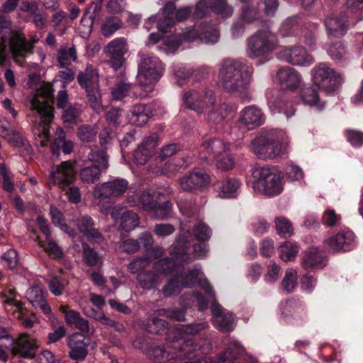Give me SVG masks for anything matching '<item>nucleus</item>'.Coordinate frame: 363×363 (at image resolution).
I'll use <instances>...</instances> for the list:
<instances>
[{
  "instance_id": "1",
  "label": "nucleus",
  "mask_w": 363,
  "mask_h": 363,
  "mask_svg": "<svg viewBox=\"0 0 363 363\" xmlns=\"http://www.w3.org/2000/svg\"><path fill=\"white\" fill-rule=\"evenodd\" d=\"M218 85L226 93L250 99L252 71L240 60L224 59L218 70Z\"/></svg>"
},
{
  "instance_id": "2",
  "label": "nucleus",
  "mask_w": 363,
  "mask_h": 363,
  "mask_svg": "<svg viewBox=\"0 0 363 363\" xmlns=\"http://www.w3.org/2000/svg\"><path fill=\"white\" fill-rule=\"evenodd\" d=\"M210 350L208 342L186 340L168 344L166 347L155 346L148 350V357L156 362L173 360L172 363H201V354Z\"/></svg>"
},
{
  "instance_id": "3",
  "label": "nucleus",
  "mask_w": 363,
  "mask_h": 363,
  "mask_svg": "<svg viewBox=\"0 0 363 363\" xmlns=\"http://www.w3.org/2000/svg\"><path fill=\"white\" fill-rule=\"evenodd\" d=\"M0 12V33H2L0 42V66L8 60L7 44L13 61L24 66V60L33 52V45L26 40L21 30L12 29V21L9 16Z\"/></svg>"
},
{
  "instance_id": "4",
  "label": "nucleus",
  "mask_w": 363,
  "mask_h": 363,
  "mask_svg": "<svg viewBox=\"0 0 363 363\" xmlns=\"http://www.w3.org/2000/svg\"><path fill=\"white\" fill-rule=\"evenodd\" d=\"M252 148L260 159H274L286 152L287 143L282 132L269 131L257 136L252 141Z\"/></svg>"
},
{
  "instance_id": "5",
  "label": "nucleus",
  "mask_w": 363,
  "mask_h": 363,
  "mask_svg": "<svg viewBox=\"0 0 363 363\" xmlns=\"http://www.w3.org/2000/svg\"><path fill=\"white\" fill-rule=\"evenodd\" d=\"M252 177L255 179L254 189L266 196H276L283 190V174L274 167L255 164Z\"/></svg>"
},
{
  "instance_id": "6",
  "label": "nucleus",
  "mask_w": 363,
  "mask_h": 363,
  "mask_svg": "<svg viewBox=\"0 0 363 363\" xmlns=\"http://www.w3.org/2000/svg\"><path fill=\"white\" fill-rule=\"evenodd\" d=\"M53 91L51 84H46L38 90L37 94L31 100V109L37 111L44 123L39 137L46 140H49L50 137L48 125L52 121L54 116L52 106L54 104Z\"/></svg>"
},
{
  "instance_id": "7",
  "label": "nucleus",
  "mask_w": 363,
  "mask_h": 363,
  "mask_svg": "<svg viewBox=\"0 0 363 363\" xmlns=\"http://www.w3.org/2000/svg\"><path fill=\"white\" fill-rule=\"evenodd\" d=\"M77 79L79 85L85 91L89 106L96 112H101L103 106L99 70L92 65L88 64L84 70L79 72Z\"/></svg>"
},
{
  "instance_id": "8",
  "label": "nucleus",
  "mask_w": 363,
  "mask_h": 363,
  "mask_svg": "<svg viewBox=\"0 0 363 363\" xmlns=\"http://www.w3.org/2000/svg\"><path fill=\"white\" fill-rule=\"evenodd\" d=\"M164 194L154 190L143 191L139 196V202L143 208L156 219L164 220L171 216L172 203L169 201H162Z\"/></svg>"
},
{
  "instance_id": "9",
  "label": "nucleus",
  "mask_w": 363,
  "mask_h": 363,
  "mask_svg": "<svg viewBox=\"0 0 363 363\" xmlns=\"http://www.w3.org/2000/svg\"><path fill=\"white\" fill-rule=\"evenodd\" d=\"M278 40L269 30H261L250 36L247 41V52L250 57H258L274 51Z\"/></svg>"
},
{
  "instance_id": "10",
  "label": "nucleus",
  "mask_w": 363,
  "mask_h": 363,
  "mask_svg": "<svg viewBox=\"0 0 363 363\" xmlns=\"http://www.w3.org/2000/svg\"><path fill=\"white\" fill-rule=\"evenodd\" d=\"M162 72V62L157 57H143L138 66L137 75L138 84L141 86L151 85L158 80Z\"/></svg>"
},
{
  "instance_id": "11",
  "label": "nucleus",
  "mask_w": 363,
  "mask_h": 363,
  "mask_svg": "<svg viewBox=\"0 0 363 363\" xmlns=\"http://www.w3.org/2000/svg\"><path fill=\"white\" fill-rule=\"evenodd\" d=\"M211 182V177L204 171L194 169L178 180L180 189L189 193L201 192Z\"/></svg>"
},
{
  "instance_id": "12",
  "label": "nucleus",
  "mask_w": 363,
  "mask_h": 363,
  "mask_svg": "<svg viewBox=\"0 0 363 363\" xmlns=\"http://www.w3.org/2000/svg\"><path fill=\"white\" fill-rule=\"evenodd\" d=\"M128 187L129 184L126 179L117 178L96 184L93 194L97 199L118 198L127 191Z\"/></svg>"
},
{
  "instance_id": "13",
  "label": "nucleus",
  "mask_w": 363,
  "mask_h": 363,
  "mask_svg": "<svg viewBox=\"0 0 363 363\" xmlns=\"http://www.w3.org/2000/svg\"><path fill=\"white\" fill-rule=\"evenodd\" d=\"M313 80L315 85L328 91H334L341 82L340 74L325 64L313 69Z\"/></svg>"
},
{
  "instance_id": "14",
  "label": "nucleus",
  "mask_w": 363,
  "mask_h": 363,
  "mask_svg": "<svg viewBox=\"0 0 363 363\" xmlns=\"http://www.w3.org/2000/svg\"><path fill=\"white\" fill-rule=\"evenodd\" d=\"M38 345L36 340L28 333H21L16 339H12L11 354L25 359H33L35 357Z\"/></svg>"
},
{
  "instance_id": "15",
  "label": "nucleus",
  "mask_w": 363,
  "mask_h": 363,
  "mask_svg": "<svg viewBox=\"0 0 363 363\" xmlns=\"http://www.w3.org/2000/svg\"><path fill=\"white\" fill-rule=\"evenodd\" d=\"M76 164L75 160L62 162L60 165L52 167L50 176L55 184L59 188H64L72 184L76 179Z\"/></svg>"
},
{
  "instance_id": "16",
  "label": "nucleus",
  "mask_w": 363,
  "mask_h": 363,
  "mask_svg": "<svg viewBox=\"0 0 363 363\" xmlns=\"http://www.w3.org/2000/svg\"><path fill=\"white\" fill-rule=\"evenodd\" d=\"M128 50V41L123 37L112 40L104 48V52L110 57L109 63L116 70L122 67L125 61L124 55Z\"/></svg>"
},
{
  "instance_id": "17",
  "label": "nucleus",
  "mask_w": 363,
  "mask_h": 363,
  "mask_svg": "<svg viewBox=\"0 0 363 363\" xmlns=\"http://www.w3.org/2000/svg\"><path fill=\"white\" fill-rule=\"evenodd\" d=\"M76 226L79 232L85 236L91 242L101 244L104 240V237L96 227L93 218L88 215L80 216L76 220Z\"/></svg>"
},
{
  "instance_id": "18",
  "label": "nucleus",
  "mask_w": 363,
  "mask_h": 363,
  "mask_svg": "<svg viewBox=\"0 0 363 363\" xmlns=\"http://www.w3.org/2000/svg\"><path fill=\"white\" fill-rule=\"evenodd\" d=\"M69 356L77 361L84 360L88 354L89 342L82 333H74L67 338Z\"/></svg>"
},
{
  "instance_id": "19",
  "label": "nucleus",
  "mask_w": 363,
  "mask_h": 363,
  "mask_svg": "<svg viewBox=\"0 0 363 363\" xmlns=\"http://www.w3.org/2000/svg\"><path fill=\"white\" fill-rule=\"evenodd\" d=\"M354 242V234L350 231H340L324 241L325 248L332 252L349 251Z\"/></svg>"
},
{
  "instance_id": "20",
  "label": "nucleus",
  "mask_w": 363,
  "mask_h": 363,
  "mask_svg": "<svg viewBox=\"0 0 363 363\" xmlns=\"http://www.w3.org/2000/svg\"><path fill=\"white\" fill-rule=\"evenodd\" d=\"M229 147V144L220 138H210L201 143L199 155L202 160H207L210 157L213 158L220 157Z\"/></svg>"
},
{
  "instance_id": "21",
  "label": "nucleus",
  "mask_w": 363,
  "mask_h": 363,
  "mask_svg": "<svg viewBox=\"0 0 363 363\" xmlns=\"http://www.w3.org/2000/svg\"><path fill=\"white\" fill-rule=\"evenodd\" d=\"M279 56L294 65H308L313 61L312 57L301 46L285 48L279 52Z\"/></svg>"
},
{
  "instance_id": "22",
  "label": "nucleus",
  "mask_w": 363,
  "mask_h": 363,
  "mask_svg": "<svg viewBox=\"0 0 363 363\" xmlns=\"http://www.w3.org/2000/svg\"><path fill=\"white\" fill-rule=\"evenodd\" d=\"M280 86L283 89L294 91L297 89L301 83V76L294 68L284 67L277 72Z\"/></svg>"
},
{
  "instance_id": "23",
  "label": "nucleus",
  "mask_w": 363,
  "mask_h": 363,
  "mask_svg": "<svg viewBox=\"0 0 363 363\" xmlns=\"http://www.w3.org/2000/svg\"><path fill=\"white\" fill-rule=\"evenodd\" d=\"M324 23L329 37H342L347 30L346 16L342 13L330 14L325 19Z\"/></svg>"
},
{
  "instance_id": "24",
  "label": "nucleus",
  "mask_w": 363,
  "mask_h": 363,
  "mask_svg": "<svg viewBox=\"0 0 363 363\" xmlns=\"http://www.w3.org/2000/svg\"><path fill=\"white\" fill-rule=\"evenodd\" d=\"M327 259L324 252L315 247H311L303 255L301 265L306 269H321L326 265Z\"/></svg>"
},
{
  "instance_id": "25",
  "label": "nucleus",
  "mask_w": 363,
  "mask_h": 363,
  "mask_svg": "<svg viewBox=\"0 0 363 363\" xmlns=\"http://www.w3.org/2000/svg\"><path fill=\"white\" fill-rule=\"evenodd\" d=\"M242 127L248 130L254 129L263 123V115L261 110L255 106H248L244 108L239 118Z\"/></svg>"
},
{
  "instance_id": "26",
  "label": "nucleus",
  "mask_w": 363,
  "mask_h": 363,
  "mask_svg": "<svg viewBox=\"0 0 363 363\" xmlns=\"http://www.w3.org/2000/svg\"><path fill=\"white\" fill-rule=\"evenodd\" d=\"M189 242L184 237H179L169 248V255L178 264L189 263L194 258L189 254Z\"/></svg>"
},
{
  "instance_id": "27",
  "label": "nucleus",
  "mask_w": 363,
  "mask_h": 363,
  "mask_svg": "<svg viewBox=\"0 0 363 363\" xmlns=\"http://www.w3.org/2000/svg\"><path fill=\"white\" fill-rule=\"evenodd\" d=\"M211 311L214 324L220 331L228 332L233 330V318L231 313H224L221 306L216 301L213 302Z\"/></svg>"
},
{
  "instance_id": "28",
  "label": "nucleus",
  "mask_w": 363,
  "mask_h": 363,
  "mask_svg": "<svg viewBox=\"0 0 363 363\" xmlns=\"http://www.w3.org/2000/svg\"><path fill=\"white\" fill-rule=\"evenodd\" d=\"M74 148L72 140L66 139L64 130L58 127L55 132V137L51 145L52 155L58 157L62 151L65 155L70 154Z\"/></svg>"
},
{
  "instance_id": "29",
  "label": "nucleus",
  "mask_w": 363,
  "mask_h": 363,
  "mask_svg": "<svg viewBox=\"0 0 363 363\" xmlns=\"http://www.w3.org/2000/svg\"><path fill=\"white\" fill-rule=\"evenodd\" d=\"M151 116V107L147 104H138L133 106L128 118L130 123L140 127L145 125Z\"/></svg>"
},
{
  "instance_id": "30",
  "label": "nucleus",
  "mask_w": 363,
  "mask_h": 363,
  "mask_svg": "<svg viewBox=\"0 0 363 363\" xmlns=\"http://www.w3.org/2000/svg\"><path fill=\"white\" fill-rule=\"evenodd\" d=\"M26 298L35 308H40L45 314L51 312V308L47 303L44 296V291L41 286H34L30 288L26 294Z\"/></svg>"
},
{
  "instance_id": "31",
  "label": "nucleus",
  "mask_w": 363,
  "mask_h": 363,
  "mask_svg": "<svg viewBox=\"0 0 363 363\" xmlns=\"http://www.w3.org/2000/svg\"><path fill=\"white\" fill-rule=\"evenodd\" d=\"M154 270L160 274H169L174 277L182 276L183 267L172 258L162 259L154 264Z\"/></svg>"
},
{
  "instance_id": "32",
  "label": "nucleus",
  "mask_w": 363,
  "mask_h": 363,
  "mask_svg": "<svg viewBox=\"0 0 363 363\" xmlns=\"http://www.w3.org/2000/svg\"><path fill=\"white\" fill-rule=\"evenodd\" d=\"M102 169L96 164L86 166L79 172V177L83 184H92L99 181L101 176Z\"/></svg>"
},
{
  "instance_id": "33",
  "label": "nucleus",
  "mask_w": 363,
  "mask_h": 363,
  "mask_svg": "<svg viewBox=\"0 0 363 363\" xmlns=\"http://www.w3.org/2000/svg\"><path fill=\"white\" fill-rule=\"evenodd\" d=\"M123 25V21L119 17L116 16H108L104 20L100 31L104 37L108 38L122 28Z\"/></svg>"
},
{
  "instance_id": "34",
  "label": "nucleus",
  "mask_w": 363,
  "mask_h": 363,
  "mask_svg": "<svg viewBox=\"0 0 363 363\" xmlns=\"http://www.w3.org/2000/svg\"><path fill=\"white\" fill-rule=\"evenodd\" d=\"M243 352L242 347L236 342H230L219 356L220 363H233Z\"/></svg>"
},
{
  "instance_id": "35",
  "label": "nucleus",
  "mask_w": 363,
  "mask_h": 363,
  "mask_svg": "<svg viewBox=\"0 0 363 363\" xmlns=\"http://www.w3.org/2000/svg\"><path fill=\"white\" fill-rule=\"evenodd\" d=\"M301 98L306 105L317 106L319 109H322L324 106V104L320 101L317 89L313 86L303 87L301 91Z\"/></svg>"
},
{
  "instance_id": "36",
  "label": "nucleus",
  "mask_w": 363,
  "mask_h": 363,
  "mask_svg": "<svg viewBox=\"0 0 363 363\" xmlns=\"http://www.w3.org/2000/svg\"><path fill=\"white\" fill-rule=\"evenodd\" d=\"M106 148L94 147L91 148L88 154L89 161L97 163L102 169H106L108 167V155L106 151Z\"/></svg>"
},
{
  "instance_id": "37",
  "label": "nucleus",
  "mask_w": 363,
  "mask_h": 363,
  "mask_svg": "<svg viewBox=\"0 0 363 363\" xmlns=\"http://www.w3.org/2000/svg\"><path fill=\"white\" fill-rule=\"evenodd\" d=\"M199 111L198 114H203L206 111L213 108L216 104V96L213 90L206 89L200 93Z\"/></svg>"
},
{
  "instance_id": "38",
  "label": "nucleus",
  "mask_w": 363,
  "mask_h": 363,
  "mask_svg": "<svg viewBox=\"0 0 363 363\" xmlns=\"http://www.w3.org/2000/svg\"><path fill=\"white\" fill-rule=\"evenodd\" d=\"M140 286L144 289L155 287L160 282L158 273L152 271H144L138 276Z\"/></svg>"
},
{
  "instance_id": "39",
  "label": "nucleus",
  "mask_w": 363,
  "mask_h": 363,
  "mask_svg": "<svg viewBox=\"0 0 363 363\" xmlns=\"http://www.w3.org/2000/svg\"><path fill=\"white\" fill-rule=\"evenodd\" d=\"M77 59V50L74 45H72L68 49L67 48H60L57 55V61L60 67H67L72 64V61L75 62Z\"/></svg>"
},
{
  "instance_id": "40",
  "label": "nucleus",
  "mask_w": 363,
  "mask_h": 363,
  "mask_svg": "<svg viewBox=\"0 0 363 363\" xmlns=\"http://www.w3.org/2000/svg\"><path fill=\"white\" fill-rule=\"evenodd\" d=\"M82 259L84 263L91 267H96L101 264V258L99 253L85 242L82 243Z\"/></svg>"
},
{
  "instance_id": "41",
  "label": "nucleus",
  "mask_w": 363,
  "mask_h": 363,
  "mask_svg": "<svg viewBox=\"0 0 363 363\" xmlns=\"http://www.w3.org/2000/svg\"><path fill=\"white\" fill-rule=\"evenodd\" d=\"M216 185L219 191L223 194V196L230 197L233 196V194L239 189L240 184L236 179L227 177L221 182H218Z\"/></svg>"
},
{
  "instance_id": "42",
  "label": "nucleus",
  "mask_w": 363,
  "mask_h": 363,
  "mask_svg": "<svg viewBox=\"0 0 363 363\" xmlns=\"http://www.w3.org/2000/svg\"><path fill=\"white\" fill-rule=\"evenodd\" d=\"M211 9L216 15L225 18L230 17L234 12L233 6L227 0H213Z\"/></svg>"
},
{
  "instance_id": "43",
  "label": "nucleus",
  "mask_w": 363,
  "mask_h": 363,
  "mask_svg": "<svg viewBox=\"0 0 363 363\" xmlns=\"http://www.w3.org/2000/svg\"><path fill=\"white\" fill-rule=\"evenodd\" d=\"M140 218L133 211H126L121 218V227L125 231H130L139 225Z\"/></svg>"
},
{
  "instance_id": "44",
  "label": "nucleus",
  "mask_w": 363,
  "mask_h": 363,
  "mask_svg": "<svg viewBox=\"0 0 363 363\" xmlns=\"http://www.w3.org/2000/svg\"><path fill=\"white\" fill-rule=\"evenodd\" d=\"M81 113V105L74 104L64 110L62 118L65 123L75 124L77 123Z\"/></svg>"
},
{
  "instance_id": "45",
  "label": "nucleus",
  "mask_w": 363,
  "mask_h": 363,
  "mask_svg": "<svg viewBox=\"0 0 363 363\" xmlns=\"http://www.w3.org/2000/svg\"><path fill=\"white\" fill-rule=\"evenodd\" d=\"M183 102L186 108L199 113L200 93L196 90H189L184 93Z\"/></svg>"
},
{
  "instance_id": "46",
  "label": "nucleus",
  "mask_w": 363,
  "mask_h": 363,
  "mask_svg": "<svg viewBox=\"0 0 363 363\" xmlns=\"http://www.w3.org/2000/svg\"><path fill=\"white\" fill-rule=\"evenodd\" d=\"M240 18L247 23H252L260 18V11L256 5L247 4L241 9Z\"/></svg>"
},
{
  "instance_id": "47",
  "label": "nucleus",
  "mask_w": 363,
  "mask_h": 363,
  "mask_svg": "<svg viewBox=\"0 0 363 363\" xmlns=\"http://www.w3.org/2000/svg\"><path fill=\"white\" fill-rule=\"evenodd\" d=\"M326 50L330 57L337 61H340L346 54L345 47L340 41L328 44Z\"/></svg>"
},
{
  "instance_id": "48",
  "label": "nucleus",
  "mask_w": 363,
  "mask_h": 363,
  "mask_svg": "<svg viewBox=\"0 0 363 363\" xmlns=\"http://www.w3.org/2000/svg\"><path fill=\"white\" fill-rule=\"evenodd\" d=\"M297 285V272L290 269L286 270L281 281L282 289L288 294L291 293Z\"/></svg>"
},
{
  "instance_id": "49",
  "label": "nucleus",
  "mask_w": 363,
  "mask_h": 363,
  "mask_svg": "<svg viewBox=\"0 0 363 363\" xmlns=\"http://www.w3.org/2000/svg\"><path fill=\"white\" fill-rule=\"evenodd\" d=\"M275 225L278 234L284 238L291 236L294 232L291 223L285 217L276 218Z\"/></svg>"
},
{
  "instance_id": "50",
  "label": "nucleus",
  "mask_w": 363,
  "mask_h": 363,
  "mask_svg": "<svg viewBox=\"0 0 363 363\" xmlns=\"http://www.w3.org/2000/svg\"><path fill=\"white\" fill-rule=\"evenodd\" d=\"M297 252V245L291 242L287 241L279 247V256L284 262L293 259L296 256Z\"/></svg>"
},
{
  "instance_id": "51",
  "label": "nucleus",
  "mask_w": 363,
  "mask_h": 363,
  "mask_svg": "<svg viewBox=\"0 0 363 363\" xmlns=\"http://www.w3.org/2000/svg\"><path fill=\"white\" fill-rule=\"evenodd\" d=\"M132 84L124 81L117 82L111 88V95L113 99L120 100L128 96Z\"/></svg>"
},
{
  "instance_id": "52",
  "label": "nucleus",
  "mask_w": 363,
  "mask_h": 363,
  "mask_svg": "<svg viewBox=\"0 0 363 363\" xmlns=\"http://www.w3.org/2000/svg\"><path fill=\"white\" fill-rule=\"evenodd\" d=\"M150 22H157V28L162 33H166L174 26L175 21L172 16H164L162 18H157V16H152L147 19Z\"/></svg>"
},
{
  "instance_id": "53",
  "label": "nucleus",
  "mask_w": 363,
  "mask_h": 363,
  "mask_svg": "<svg viewBox=\"0 0 363 363\" xmlns=\"http://www.w3.org/2000/svg\"><path fill=\"white\" fill-rule=\"evenodd\" d=\"M179 277H176V279L170 280L166 285L162 288V293L164 296L170 297L179 294L184 286H182V282L178 280Z\"/></svg>"
},
{
  "instance_id": "54",
  "label": "nucleus",
  "mask_w": 363,
  "mask_h": 363,
  "mask_svg": "<svg viewBox=\"0 0 363 363\" xmlns=\"http://www.w3.org/2000/svg\"><path fill=\"white\" fill-rule=\"evenodd\" d=\"M118 246L120 251L128 254L135 253L140 248L138 241L132 238L121 239L118 242Z\"/></svg>"
},
{
  "instance_id": "55",
  "label": "nucleus",
  "mask_w": 363,
  "mask_h": 363,
  "mask_svg": "<svg viewBox=\"0 0 363 363\" xmlns=\"http://www.w3.org/2000/svg\"><path fill=\"white\" fill-rule=\"evenodd\" d=\"M193 232L196 239L200 242H206L211 236V229L203 223L196 224Z\"/></svg>"
},
{
  "instance_id": "56",
  "label": "nucleus",
  "mask_w": 363,
  "mask_h": 363,
  "mask_svg": "<svg viewBox=\"0 0 363 363\" xmlns=\"http://www.w3.org/2000/svg\"><path fill=\"white\" fill-rule=\"evenodd\" d=\"M150 264V259L147 257H141L134 259L128 264V269L132 274H136L140 270L147 267Z\"/></svg>"
},
{
  "instance_id": "57",
  "label": "nucleus",
  "mask_w": 363,
  "mask_h": 363,
  "mask_svg": "<svg viewBox=\"0 0 363 363\" xmlns=\"http://www.w3.org/2000/svg\"><path fill=\"white\" fill-rule=\"evenodd\" d=\"M77 135L83 142H91L96 135V130L90 125H83L77 129Z\"/></svg>"
},
{
  "instance_id": "58",
  "label": "nucleus",
  "mask_w": 363,
  "mask_h": 363,
  "mask_svg": "<svg viewBox=\"0 0 363 363\" xmlns=\"http://www.w3.org/2000/svg\"><path fill=\"white\" fill-rule=\"evenodd\" d=\"M60 189L65 192L69 202L77 204L81 201L82 195L78 186L72 184Z\"/></svg>"
},
{
  "instance_id": "59",
  "label": "nucleus",
  "mask_w": 363,
  "mask_h": 363,
  "mask_svg": "<svg viewBox=\"0 0 363 363\" xmlns=\"http://www.w3.org/2000/svg\"><path fill=\"white\" fill-rule=\"evenodd\" d=\"M347 140L354 147H360L363 145V132L347 129L345 132Z\"/></svg>"
},
{
  "instance_id": "60",
  "label": "nucleus",
  "mask_w": 363,
  "mask_h": 363,
  "mask_svg": "<svg viewBox=\"0 0 363 363\" xmlns=\"http://www.w3.org/2000/svg\"><path fill=\"white\" fill-rule=\"evenodd\" d=\"M153 153L154 152L140 145L135 151V161L138 164L143 165L147 162L149 158L152 157Z\"/></svg>"
},
{
  "instance_id": "61",
  "label": "nucleus",
  "mask_w": 363,
  "mask_h": 363,
  "mask_svg": "<svg viewBox=\"0 0 363 363\" xmlns=\"http://www.w3.org/2000/svg\"><path fill=\"white\" fill-rule=\"evenodd\" d=\"M210 6L206 0H200L195 6L193 17L195 19H201L205 18L209 13Z\"/></svg>"
},
{
  "instance_id": "62",
  "label": "nucleus",
  "mask_w": 363,
  "mask_h": 363,
  "mask_svg": "<svg viewBox=\"0 0 363 363\" xmlns=\"http://www.w3.org/2000/svg\"><path fill=\"white\" fill-rule=\"evenodd\" d=\"M223 111L224 108L223 107L216 109V106L213 108L208 109L207 118L208 122L216 125L220 124L225 118V116H224L223 113Z\"/></svg>"
},
{
  "instance_id": "63",
  "label": "nucleus",
  "mask_w": 363,
  "mask_h": 363,
  "mask_svg": "<svg viewBox=\"0 0 363 363\" xmlns=\"http://www.w3.org/2000/svg\"><path fill=\"white\" fill-rule=\"evenodd\" d=\"M216 166L222 171H228L235 165V160L231 155H227L221 157H216Z\"/></svg>"
},
{
  "instance_id": "64",
  "label": "nucleus",
  "mask_w": 363,
  "mask_h": 363,
  "mask_svg": "<svg viewBox=\"0 0 363 363\" xmlns=\"http://www.w3.org/2000/svg\"><path fill=\"white\" fill-rule=\"evenodd\" d=\"M200 270L198 269H193L188 272V273L182 279V286L185 288H191L197 282Z\"/></svg>"
}]
</instances>
